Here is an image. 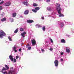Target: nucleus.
<instances>
[{
	"instance_id": "nucleus-1",
	"label": "nucleus",
	"mask_w": 74,
	"mask_h": 74,
	"mask_svg": "<svg viewBox=\"0 0 74 74\" xmlns=\"http://www.w3.org/2000/svg\"><path fill=\"white\" fill-rule=\"evenodd\" d=\"M5 32L3 31V30H0V38H3V36H5Z\"/></svg>"
},
{
	"instance_id": "nucleus-2",
	"label": "nucleus",
	"mask_w": 74,
	"mask_h": 74,
	"mask_svg": "<svg viewBox=\"0 0 74 74\" xmlns=\"http://www.w3.org/2000/svg\"><path fill=\"white\" fill-rule=\"evenodd\" d=\"M56 9L58 12V14H60L62 10V8L60 7H58L56 8Z\"/></svg>"
},
{
	"instance_id": "nucleus-3",
	"label": "nucleus",
	"mask_w": 74,
	"mask_h": 74,
	"mask_svg": "<svg viewBox=\"0 0 74 74\" xmlns=\"http://www.w3.org/2000/svg\"><path fill=\"white\" fill-rule=\"evenodd\" d=\"M31 42L32 45L34 46L36 45V40H35V39H34L33 40H32Z\"/></svg>"
},
{
	"instance_id": "nucleus-4",
	"label": "nucleus",
	"mask_w": 74,
	"mask_h": 74,
	"mask_svg": "<svg viewBox=\"0 0 74 74\" xmlns=\"http://www.w3.org/2000/svg\"><path fill=\"white\" fill-rule=\"evenodd\" d=\"M11 5V2H8L5 3L4 5L5 7H7L8 6H10Z\"/></svg>"
},
{
	"instance_id": "nucleus-5",
	"label": "nucleus",
	"mask_w": 74,
	"mask_h": 74,
	"mask_svg": "<svg viewBox=\"0 0 74 74\" xmlns=\"http://www.w3.org/2000/svg\"><path fill=\"white\" fill-rule=\"evenodd\" d=\"M55 66L56 67H58V64H59V61L57 60H56L54 62Z\"/></svg>"
},
{
	"instance_id": "nucleus-6",
	"label": "nucleus",
	"mask_w": 74,
	"mask_h": 74,
	"mask_svg": "<svg viewBox=\"0 0 74 74\" xmlns=\"http://www.w3.org/2000/svg\"><path fill=\"white\" fill-rule=\"evenodd\" d=\"M29 11L28 10H26L24 12V14H25V15H27L28 14H29Z\"/></svg>"
},
{
	"instance_id": "nucleus-7",
	"label": "nucleus",
	"mask_w": 74,
	"mask_h": 74,
	"mask_svg": "<svg viewBox=\"0 0 74 74\" xmlns=\"http://www.w3.org/2000/svg\"><path fill=\"white\" fill-rule=\"evenodd\" d=\"M27 23H32L34 22V21H33V20H27Z\"/></svg>"
},
{
	"instance_id": "nucleus-8",
	"label": "nucleus",
	"mask_w": 74,
	"mask_h": 74,
	"mask_svg": "<svg viewBox=\"0 0 74 74\" xmlns=\"http://www.w3.org/2000/svg\"><path fill=\"white\" fill-rule=\"evenodd\" d=\"M23 3L25 5H26V6H28L29 5V3L27 1H25V2H23Z\"/></svg>"
},
{
	"instance_id": "nucleus-9",
	"label": "nucleus",
	"mask_w": 74,
	"mask_h": 74,
	"mask_svg": "<svg viewBox=\"0 0 74 74\" xmlns=\"http://www.w3.org/2000/svg\"><path fill=\"white\" fill-rule=\"evenodd\" d=\"M9 58L10 59V60L12 61V62H13L14 61V58H13V57L11 55H10L9 56Z\"/></svg>"
},
{
	"instance_id": "nucleus-10",
	"label": "nucleus",
	"mask_w": 74,
	"mask_h": 74,
	"mask_svg": "<svg viewBox=\"0 0 74 74\" xmlns=\"http://www.w3.org/2000/svg\"><path fill=\"white\" fill-rule=\"evenodd\" d=\"M26 34V32H23V33L21 34V35L23 37H25V34Z\"/></svg>"
},
{
	"instance_id": "nucleus-11",
	"label": "nucleus",
	"mask_w": 74,
	"mask_h": 74,
	"mask_svg": "<svg viewBox=\"0 0 74 74\" xmlns=\"http://www.w3.org/2000/svg\"><path fill=\"white\" fill-rule=\"evenodd\" d=\"M16 14H17L16 13V12H14L12 14V17H13V18H15V17L16 16Z\"/></svg>"
},
{
	"instance_id": "nucleus-12",
	"label": "nucleus",
	"mask_w": 74,
	"mask_h": 74,
	"mask_svg": "<svg viewBox=\"0 0 74 74\" xmlns=\"http://www.w3.org/2000/svg\"><path fill=\"white\" fill-rule=\"evenodd\" d=\"M61 42L62 43H66V41H65V40L63 39L61 40Z\"/></svg>"
},
{
	"instance_id": "nucleus-13",
	"label": "nucleus",
	"mask_w": 74,
	"mask_h": 74,
	"mask_svg": "<svg viewBox=\"0 0 74 74\" xmlns=\"http://www.w3.org/2000/svg\"><path fill=\"white\" fill-rule=\"evenodd\" d=\"M33 6L34 7H37L38 6V4L36 3H33Z\"/></svg>"
},
{
	"instance_id": "nucleus-14",
	"label": "nucleus",
	"mask_w": 74,
	"mask_h": 74,
	"mask_svg": "<svg viewBox=\"0 0 74 74\" xmlns=\"http://www.w3.org/2000/svg\"><path fill=\"white\" fill-rule=\"evenodd\" d=\"M66 51L67 53H69L70 52V50L69 49L66 48Z\"/></svg>"
},
{
	"instance_id": "nucleus-15",
	"label": "nucleus",
	"mask_w": 74,
	"mask_h": 74,
	"mask_svg": "<svg viewBox=\"0 0 74 74\" xmlns=\"http://www.w3.org/2000/svg\"><path fill=\"white\" fill-rule=\"evenodd\" d=\"M9 20H10V21L11 22H12L14 21V19L12 18H9Z\"/></svg>"
},
{
	"instance_id": "nucleus-16",
	"label": "nucleus",
	"mask_w": 74,
	"mask_h": 74,
	"mask_svg": "<svg viewBox=\"0 0 74 74\" xmlns=\"http://www.w3.org/2000/svg\"><path fill=\"white\" fill-rule=\"evenodd\" d=\"M60 15H59L60 17H61V16H64V15L63 14H61V12H60V14H59Z\"/></svg>"
},
{
	"instance_id": "nucleus-17",
	"label": "nucleus",
	"mask_w": 74,
	"mask_h": 74,
	"mask_svg": "<svg viewBox=\"0 0 74 74\" xmlns=\"http://www.w3.org/2000/svg\"><path fill=\"white\" fill-rule=\"evenodd\" d=\"M35 9L37 11H38L39 10H40V8L39 7H36L35 8Z\"/></svg>"
},
{
	"instance_id": "nucleus-18",
	"label": "nucleus",
	"mask_w": 74,
	"mask_h": 74,
	"mask_svg": "<svg viewBox=\"0 0 74 74\" xmlns=\"http://www.w3.org/2000/svg\"><path fill=\"white\" fill-rule=\"evenodd\" d=\"M5 66L7 70H8V69H9V67L6 64H5Z\"/></svg>"
},
{
	"instance_id": "nucleus-19",
	"label": "nucleus",
	"mask_w": 74,
	"mask_h": 74,
	"mask_svg": "<svg viewBox=\"0 0 74 74\" xmlns=\"http://www.w3.org/2000/svg\"><path fill=\"white\" fill-rule=\"evenodd\" d=\"M57 7H60V4H58V3H56Z\"/></svg>"
},
{
	"instance_id": "nucleus-20",
	"label": "nucleus",
	"mask_w": 74,
	"mask_h": 74,
	"mask_svg": "<svg viewBox=\"0 0 74 74\" xmlns=\"http://www.w3.org/2000/svg\"><path fill=\"white\" fill-rule=\"evenodd\" d=\"M5 21H6V18H4L1 19V22H4Z\"/></svg>"
},
{
	"instance_id": "nucleus-21",
	"label": "nucleus",
	"mask_w": 74,
	"mask_h": 74,
	"mask_svg": "<svg viewBox=\"0 0 74 74\" xmlns=\"http://www.w3.org/2000/svg\"><path fill=\"white\" fill-rule=\"evenodd\" d=\"M5 70H7V69H6V68L4 67H3L2 69L1 70V71H5Z\"/></svg>"
},
{
	"instance_id": "nucleus-22",
	"label": "nucleus",
	"mask_w": 74,
	"mask_h": 74,
	"mask_svg": "<svg viewBox=\"0 0 74 74\" xmlns=\"http://www.w3.org/2000/svg\"><path fill=\"white\" fill-rule=\"evenodd\" d=\"M60 25L61 27H62L63 26H64V24H63V23H61Z\"/></svg>"
},
{
	"instance_id": "nucleus-23",
	"label": "nucleus",
	"mask_w": 74,
	"mask_h": 74,
	"mask_svg": "<svg viewBox=\"0 0 74 74\" xmlns=\"http://www.w3.org/2000/svg\"><path fill=\"white\" fill-rule=\"evenodd\" d=\"M32 11H33V12H35V13H36V12H37V10H35L34 9H32Z\"/></svg>"
},
{
	"instance_id": "nucleus-24",
	"label": "nucleus",
	"mask_w": 74,
	"mask_h": 74,
	"mask_svg": "<svg viewBox=\"0 0 74 74\" xmlns=\"http://www.w3.org/2000/svg\"><path fill=\"white\" fill-rule=\"evenodd\" d=\"M18 31V29H17L15 30L14 31V33H17V32Z\"/></svg>"
},
{
	"instance_id": "nucleus-25",
	"label": "nucleus",
	"mask_w": 74,
	"mask_h": 74,
	"mask_svg": "<svg viewBox=\"0 0 74 74\" xmlns=\"http://www.w3.org/2000/svg\"><path fill=\"white\" fill-rule=\"evenodd\" d=\"M20 31H21V32H23V31H24V30L23 29V28L21 27L20 28Z\"/></svg>"
},
{
	"instance_id": "nucleus-26",
	"label": "nucleus",
	"mask_w": 74,
	"mask_h": 74,
	"mask_svg": "<svg viewBox=\"0 0 74 74\" xmlns=\"http://www.w3.org/2000/svg\"><path fill=\"white\" fill-rule=\"evenodd\" d=\"M42 30L44 32L45 30V27L44 26L42 27Z\"/></svg>"
},
{
	"instance_id": "nucleus-27",
	"label": "nucleus",
	"mask_w": 74,
	"mask_h": 74,
	"mask_svg": "<svg viewBox=\"0 0 74 74\" xmlns=\"http://www.w3.org/2000/svg\"><path fill=\"white\" fill-rule=\"evenodd\" d=\"M13 50H15L16 49V47H15V45L13 47Z\"/></svg>"
},
{
	"instance_id": "nucleus-28",
	"label": "nucleus",
	"mask_w": 74,
	"mask_h": 74,
	"mask_svg": "<svg viewBox=\"0 0 74 74\" xmlns=\"http://www.w3.org/2000/svg\"><path fill=\"white\" fill-rule=\"evenodd\" d=\"M3 3H4V1H2L1 2H0V5H2Z\"/></svg>"
},
{
	"instance_id": "nucleus-29",
	"label": "nucleus",
	"mask_w": 74,
	"mask_h": 74,
	"mask_svg": "<svg viewBox=\"0 0 74 74\" xmlns=\"http://www.w3.org/2000/svg\"><path fill=\"white\" fill-rule=\"evenodd\" d=\"M8 39L9 41H12V39H11V38L10 36L8 37Z\"/></svg>"
},
{
	"instance_id": "nucleus-30",
	"label": "nucleus",
	"mask_w": 74,
	"mask_h": 74,
	"mask_svg": "<svg viewBox=\"0 0 74 74\" xmlns=\"http://www.w3.org/2000/svg\"><path fill=\"white\" fill-rule=\"evenodd\" d=\"M47 10H48V11H51V8H50L49 7L47 8Z\"/></svg>"
},
{
	"instance_id": "nucleus-31",
	"label": "nucleus",
	"mask_w": 74,
	"mask_h": 74,
	"mask_svg": "<svg viewBox=\"0 0 74 74\" xmlns=\"http://www.w3.org/2000/svg\"><path fill=\"white\" fill-rule=\"evenodd\" d=\"M1 15L2 16H4V13L3 12L2 13H1Z\"/></svg>"
},
{
	"instance_id": "nucleus-32",
	"label": "nucleus",
	"mask_w": 74,
	"mask_h": 74,
	"mask_svg": "<svg viewBox=\"0 0 74 74\" xmlns=\"http://www.w3.org/2000/svg\"><path fill=\"white\" fill-rule=\"evenodd\" d=\"M2 73H3V74H8L7 72L2 71Z\"/></svg>"
},
{
	"instance_id": "nucleus-33",
	"label": "nucleus",
	"mask_w": 74,
	"mask_h": 74,
	"mask_svg": "<svg viewBox=\"0 0 74 74\" xmlns=\"http://www.w3.org/2000/svg\"><path fill=\"white\" fill-rule=\"evenodd\" d=\"M36 26H38V27H41V25L38 24H36Z\"/></svg>"
},
{
	"instance_id": "nucleus-34",
	"label": "nucleus",
	"mask_w": 74,
	"mask_h": 74,
	"mask_svg": "<svg viewBox=\"0 0 74 74\" xmlns=\"http://www.w3.org/2000/svg\"><path fill=\"white\" fill-rule=\"evenodd\" d=\"M30 46L28 44L27 45H26V48H29V47Z\"/></svg>"
},
{
	"instance_id": "nucleus-35",
	"label": "nucleus",
	"mask_w": 74,
	"mask_h": 74,
	"mask_svg": "<svg viewBox=\"0 0 74 74\" xmlns=\"http://www.w3.org/2000/svg\"><path fill=\"white\" fill-rule=\"evenodd\" d=\"M28 48L29 50H30V49H31L32 47H28Z\"/></svg>"
},
{
	"instance_id": "nucleus-36",
	"label": "nucleus",
	"mask_w": 74,
	"mask_h": 74,
	"mask_svg": "<svg viewBox=\"0 0 74 74\" xmlns=\"http://www.w3.org/2000/svg\"><path fill=\"white\" fill-rule=\"evenodd\" d=\"M49 50L50 51H52L53 50V48H50V49H49Z\"/></svg>"
},
{
	"instance_id": "nucleus-37",
	"label": "nucleus",
	"mask_w": 74,
	"mask_h": 74,
	"mask_svg": "<svg viewBox=\"0 0 74 74\" xmlns=\"http://www.w3.org/2000/svg\"><path fill=\"white\" fill-rule=\"evenodd\" d=\"M16 59H18V58H19V56H16Z\"/></svg>"
},
{
	"instance_id": "nucleus-38",
	"label": "nucleus",
	"mask_w": 74,
	"mask_h": 74,
	"mask_svg": "<svg viewBox=\"0 0 74 74\" xmlns=\"http://www.w3.org/2000/svg\"><path fill=\"white\" fill-rule=\"evenodd\" d=\"M16 62V59L15 58H14V63H15Z\"/></svg>"
},
{
	"instance_id": "nucleus-39",
	"label": "nucleus",
	"mask_w": 74,
	"mask_h": 74,
	"mask_svg": "<svg viewBox=\"0 0 74 74\" xmlns=\"http://www.w3.org/2000/svg\"><path fill=\"white\" fill-rule=\"evenodd\" d=\"M9 74H12V72H11V71H10L8 73Z\"/></svg>"
},
{
	"instance_id": "nucleus-40",
	"label": "nucleus",
	"mask_w": 74,
	"mask_h": 74,
	"mask_svg": "<svg viewBox=\"0 0 74 74\" xmlns=\"http://www.w3.org/2000/svg\"><path fill=\"white\" fill-rule=\"evenodd\" d=\"M50 40L51 41V42H53V40H52V39L51 38L50 39Z\"/></svg>"
},
{
	"instance_id": "nucleus-41",
	"label": "nucleus",
	"mask_w": 74,
	"mask_h": 74,
	"mask_svg": "<svg viewBox=\"0 0 74 74\" xmlns=\"http://www.w3.org/2000/svg\"><path fill=\"white\" fill-rule=\"evenodd\" d=\"M2 8H3V7H2V6H0V10H2Z\"/></svg>"
},
{
	"instance_id": "nucleus-42",
	"label": "nucleus",
	"mask_w": 74,
	"mask_h": 74,
	"mask_svg": "<svg viewBox=\"0 0 74 74\" xmlns=\"http://www.w3.org/2000/svg\"><path fill=\"white\" fill-rule=\"evenodd\" d=\"M21 51H22V49H19V52H21Z\"/></svg>"
},
{
	"instance_id": "nucleus-43",
	"label": "nucleus",
	"mask_w": 74,
	"mask_h": 74,
	"mask_svg": "<svg viewBox=\"0 0 74 74\" xmlns=\"http://www.w3.org/2000/svg\"><path fill=\"white\" fill-rule=\"evenodd\" d=\"M13 69H14V68H13V67H11L10 68V70H13Z\"/></svg>"
},
{
	"instance_id": "nucleus-44",
	"label": "nucleus",
	"mask_w": 74,
	"mask_h": 74,
	"mask_svg": "<svg viewBox=\"0 0 74 74\" xmlns=\"http://www.w3.org/2000/svg\"><path fill=\"white\" fill-rule=\"evenodd\" d=\"M60 60L61 62H63V60L62 58H61Z\"/></svg>"
},
{
	"instance_id": "nucleus-45",
	"label": "nucleus",
	"mask_w": 74,
	"mask_h": 74,
	"mask_svg": "<svg viewBox=\"0 0 74 74\" xmlns=\"http://www.w3.org/2000/svg\"><path fill=\"white\" fill-rule=\"evenodd\" d=\"M41 50L42 52H44V49H41Z\"/></svg>"
},
{
	"instance_id": "nucleus-46",
	"label": "nucleus",
	"mask_w": 74,
	"mask_h": 74,
	"mask_svg": "<svg viewBox=\"0 0 74 74\" xmlns=\"http://www.w3.org/2000/svg\"><path fill=\"white\" fill-rule=\"evenodd\" d=\"M42 19H44V17H41Z\"/></svg>"
},
{
	"instance_id": "nucleus-47",
	"label": "nucleus",
	"mask_w": 74,
	"mask_h": 74,
	"mask_svg": "<svg viewBox=\"0 0 74 74\" xmlns=\"http://www.w3.org/2000/svg\"><path fill=\"white\" fill-rule=\"evenodd\" d=\"M50 0H47V2H49Z\"/></svg>"
},
{
	"instance_id": "nucleus-48",
	"label": "nucleus",
	"mask_w": 74,
	"mask_h": 74,
	"mask_svg": "<svg viewBox=\"0 0 74 74\" xmlns=\"http://www.w3.org/2000/svg\"><path fill=\"white\" fill-rule=\"evenodd\" d=\"M13 51H14L15 52H17V50L16 49H15V50H13Z\"/></svg>"
},
{
	"instance_id": "nucleus-49",
	"label": "nucleus",
	"mask_w": 74,
	"mask_h": 74,
	"mask_svg": "<svg viewBox=\"0 0 74 74\" xmlns=\"http://www.w3.org/2000/svg\"><path fill=\"white\" fill-rule=\"evenodd\" d=\"M61 55H63V52L61 53Z\"/></svg>"
},
{
	"instance_id": "nucleus-50",
	"label": "nucleus",
	"mask_w": 74,
	"mask_h": 74,
	"mask_svg": "<svg viewBox=\"0 0 74 74\" xmlns=\"http://www.w3.org/2000/svg\"><path fill=\"white\" fill-rule=\"evenodd\" d=\"M1 1V0H0V2Z\"/></svg>"
}]
</instances>
